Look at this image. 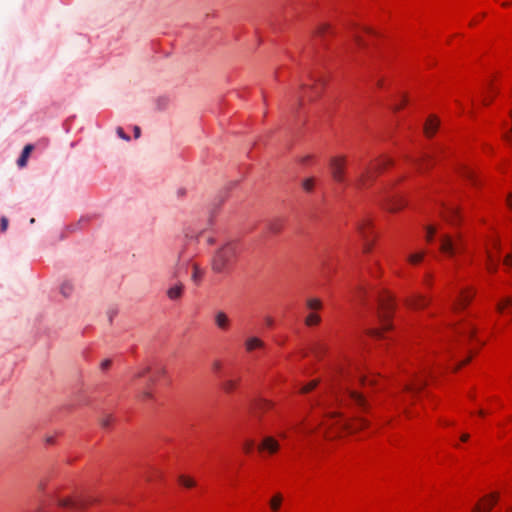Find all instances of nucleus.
Listing matches in <instances>:
<instances>
[{
    "label": "nucleus",
    "mask_w": 512,
    "mask_h": 512,
    "mask_svg": "<svg viewBox=\"0 0 512 512\" xmlns=\"http://www.w3.org/2000/svg\"><path fill=\"white\" fill-rule=\"evenodd\" d=\"M475 291L473 287L466 284L458 285L451 298V309L456 314V319L449 320L445 327L447 337H458L463 341L476 340L480 342L478 336V323L470 312H465L473 297Z\"/></svg>",
    "instance_id": "1"
},
{
    "label": "nucleus",
    "mask_w": 512,
    "mask_h": 512,
    "mask_svg": "<svg viewBox=\"0 0 512 512\" xmlns=\"http://www.w3.org/2000/svg\"><path fill=\"white\" fill-rule=\"evenodd\" d=\"M377 304V313L379 319V326L370 328L367 331V336L374 342L385 343L390 345L394 342V323L393 315L396 309V299L389 291L373 292Z\"/></svg>",
    "instance_id": "2"
},
{
    "label": "nucleus",
    "mask_w": 512,
    "mask_h": 512,
    "mask_svg": "<svg viewBox=\"0 0 512 512\" xmlns=\"http://www.w3.org/2000/svg\"><path fill=\"white\" fill-rule=\"evenodd\" d=\"M186 238V244L178 254L176 273H180L181 270H185L187 273L190 269L192 282L199 286L204 278L205 269L195 260L198 253L196 245L204 242L212 244L214 236L210 231H202L197 235L187 233Z\"/></svg>",
    "instance_id": "3"
},
{
    "label": "nucleus",
    "mask_w": 512,
    "mask_h": 512,
    "mask_svg": "<svg viewBox=\"0 0 512 512\" xmlns=\"http://www.w3.org/2000/svg\"><path fill=\"white\" fill-rule=\"evenodd\" d=\"M424 237L430 244H434L439 252L446 257L455 258L458 263L460 257L470 258L468 246L462 236L454 237L444 231L439 225L430 224L424 227Z\"/></svg>",
    "instance_id": "4"
},
{
    "label": "nucleus",
    "mask_w": 512,
    "mask_h": 512,
    "mask_svg": "<svg viewBox=\"0 0 512 512\" xmlns=\"http://www.w3.org/2000/svg\"><path fill=\"white\" fill-rule=\"evenodd\" d=\"M325 389V396L315 400V403L318 406H324L326 405V402L341 404L347 400H351L363 409L367 406L366 398L362 393L348 387L344 388L341 383L332 384Z\"/></svg>",
    "instance_id": "5"
},
{
    "label": "nucleus",
    "mask_w": 512,
    "mask_h": 512,
    "mask_svg": "<svg viewBox=\"0 0 512 512\" xmlns=\"http://www.w3.org/2000/svg\"><path fill=\"white\" fill-rule=\"evenodd\" d=\"M240 244L237 241H229L219 248L212 258V269L215 273H228L235 265Z\"/></svg>",
    "instance_id": "6"
},
{
    "label": "nucleus",
    "mask_w": 512,
    "mask_h": 512,
    "mask_svg": "<svg viewBox=\"0 0 512 512\" xmlns=\"http://www.w3.org/2000/svg\"><path fill=\"white\" fill-rule=\"evenodd\" d=\"M485 262L490 271L496 270L499 265L512 268V253H504L498 238L491 240V247L485 250Z\"/></svg>",
    "instance_id": "7"
},
{
    "label": "nucleus",
    "mask_w": 512,
    "mask_h": 512,
    "mask_svg": "<svg viewBox=\"0 0 512 512\" xmlns=\"http://www.w3.org/2000/svg\"><path fill=\"white\" fill-rule=\"evenodd\" d=\"M280 444L277 439L272 436H261L259 440H246L243 444V450L247 454L255 451L259 453L274 454L279 450Z\"/></svg>",
    "instance_id": "8"
},
{
    "label": "nucleus",
    "mask_w": 512,
    "mask_h": 512,
    "mask_svg": "<svg viewBox=\"0 0 512 512\" xmlns=\"http://www.w3.org/2000/svg\"><path fill=\"white\" fill-rule=\"evenodd\" d=\"M325 86V80L322 78L311 77L309 83L302 84L297 95L299 106H302L307 100H313L320 95Z\"/></svg>",
    "instance_id": "9"
},
{
    "label": "nucleus",
    "mask_w": 512,
    "mask_h": 512,
    "mask_svg": "<svg viewBox=\"0 0 512 512\" xmlns=\"http://www.w3.org/2000/svg\"><path fill=\"white\" fill-rule=\"evenodd\" d=\"M437 209L441 219L451 225H458L463 219L461 210L457 205L447 204L444 201H440L437 204Z\"/></svg>",
    "instance_id": "10"
},
{
    "label": "nucleus",
    "mask_w": 512,
    "mask_h": 512,
    "mask_svg": "<svg viewBox=\"0 0 512 512\" xmlns=\"http://www.w3.org/2000/svg\"><path fill=\"white\" fill-rule=\"evenodd\" d=\"M358 233L362 237L364 241V249L366 252H369L372 248L375 232L372 220L370 218H364L357 225Z\"/></svg>",
    "instance_id": "11"
},
{
    "label": "nucleus",
    "mask_w": 512,
    "mask_h": 512,
    "mask_svg": "<svg viewBox=\"0 0 512 512\" xmlns=\"http://www.w3.org/2000/svg\"><path fill=\"white\" fill-rule=\"evenodd\" d=\"M321 306L322 304L319 299L311 298L307 300V307L311 311L305 319L307 326H314L320 322V317L316 312L321 308Z\"/></svg>",
    "instance_id": "12"
},
{
    "label": "nucleus",
    "mask_w": 512,
    "mask_h": 512,
    "mask_svg": "<svg viewBox=\"0 0 512 512\" xmlns=\"http://www.w3.org/2000/svg\"><path fill=\"white\" fill-rule=\"evenodd\" d=\"M346 161L343 157H334L331 159L330 168L335 181L342 183L345 179L344 169Z\"/></svg>",
    "instance_id": "13"
},
{
    "label": "nucleus",
    "mask_w": 512,
    "mask_h": 512,
    "mask_svg": "<svg viewBox=\"0 0 512 512\" xmlns=\"http://www.w3.org/2000/svg\"><path fill=\"white\" fill-rule=\"evenodd\" d=\"M392 165V160L390 158H381L378 159L372 168L367 170L365 175H362L361 182L363 185L370 180L376 173H378L381 170L387 169L389 166Z\"/></svg>",
    "instance_id": "14"
},
{
    "label": "nucleus",
    "mask_w": 512,
    "mask_h": 512,
    "mask_svg": "<svg viewBox=\"0 0 512 512\" xmlns=\"http://www.w3.org/2000/svg\"><path fill=\"white\" fill-rule=\"evenodd\" d=\"M383 205L387 210L394 212V211L402 209L406 205V202H405L404 198L398 192H394V193L388 194L385 197Z\"/></svg>",
    "instance_id": "15"
},
{
    "label": "nucleus",
    "mask_w": 512,
    "mask_h": 512,
    "mask_svg": "<svg viewBox=\"0 0 512 512\" xmlns=\"http://www.w3.org/2000/svg\"><path fill=\"white\" fill-rule=\"evenodd\" d=\"M213 320H214V323L216 325V327L221 331V332H228L230 330V327H231V319L230 317L228 316L227 313H225L224 311H216L214 313V316H213Z\"/></svg>",
    "instance_id": "16"
},
{
    "label": "nucleus",
    "mask_w": 512,
    "mask_h": 512,
    "mask_svg": "<svg viewBox=\"0 0 512 512\" xmlns=\"http://www.w3.org/2000/svg\"><path fill=\"white\" fill-rule=\"evenodd\" d=\"M497 497L493 494L484 497L473 509L472 512H491L497 504Z\"/></svg>",
    "instance_id": "17"
},
{
    "label": "nucleus",
    "mask_w": 512,
    "mask_h": 512,
    "mask_svg": "<svg viewBox=\"0 0 512 512\" xmlns=\"http://www.w3.org/2000/svg\"><path fill=\"white\" fill-rule=\"evenodd\" d=\"M440 126V121L436 116H429L424 125V133L427 137L431 138L437 132Z\"/></svg>",
    "instance_id": "18"
},
{
    "label": "nucleus",
    "mask_w": 512,
    "mask_h": 512,
    "mask_svg": "<svg viewBox=\"0 0 512 512\" xmlns=\"http://www.w3.org/2000/svg\"><path fill=\"white\" fill-rule=\"evenodd\" d=\"M263 347L264 343L258 337L251 336L245 341V349L247 352H253L255 350L262 349Z\"/></svg>",
    "instance_id": "19"
},
{
    "label": "nucleus",
    "mask_w": 512,
    "mask_h": 512,
    "mask_svg": "<svg viewBox=\"0 0 512 512\" xmlns=\"http://www.w3.org/2000/svg\"><path fill=\"white\" fill-rule=\"evenodd\" d=\"M272 407V403L263 398H257L254 400L251 409L257 413L258 411L268 410Z\"/></svg>",
    "instance_id": "20"
},
{
    "label": "nucleus",
    "mask_w": 512,
    "mask_h": 512,
    "mask_svg": "<svg viewBox=\"0 0 512 512\" xmlns=\"http://www.w3.org/2000/svg\"><path fill=\"white\" fill-rule=\"evenodd\" d=\"M33 145L28 144L24 147L19 159L17 160V164L20 168L26 166L28 158L33 150Z\"/></svg>",
    "instance_id": "21"
},
{
    "label": "nucleus",
    "mask_w": 512,
    "mask_h": 512,
    "mask_svg": "<svg viewBox=\"0 0 512 512\" xmlns=\"http://www.w3.org/2000/svg\"><path fill=\"white\" fill-rule=\"evenodd\" d=\"M430 304V300L423 295L416 296L410 303L415 309H424Z\"/></svg>",
    "instance_id": "22"
},
{
    "label": "nucleus",
    "mask_w": 512,
    "mask_h": 512,
    "mask_svg": "<svg viewBox=\"0 0 512 512\" xmlns=\"http://www.w3.org/2000/svg\"><path fill=\"white\" fill-rule=\"evenodd\" d=\"M183 292V285L181 283L175 284L168 289V297L171 300H177L181 297Z\"/></svg>",
    "instance_id": "23"
},
{
    "label": "nucleus",
    "mask_w": 512,
    "mask_h": 512,
    "mask_svg": "<svg viewBox=\"0 0 512 512\" xmlns=\"http://www.w3.org/2000/svg\"><path fill=\"white\" fill-rule=\"evenodd\" d=\"M497 309L500 313H512V300L507 298L497 303Z\"/></svg>",
    "instance_id": "24"
},
{
    "label": "nucleus",
    "mask_w": 512,
    "mask_h": 512,
    "mask_svg": "<svg viewBox=\"0 0 512 512\" xmlns=\"http://www.w3.org/2000/svg\"><path fill=\"white\" fill-rule=\"evenodd\" d=\"M461 173H462L463 177H465L469 182H471L474 185L477 184L478 179L473 170H471L468 167H463V168H461Z\"/></svg>",
    "instance_id": "25"
},
{
    "label": "nucleus",
    "mask_w": 512,
    "mask_h": 512,
    "mask_svg": "<svg viewBox=\"0 0 512 512\" xmlns=\"http://www.w3.org/2000/svg\"><path fill=\"white\" fill-rule=\"evenodd\" d=\"M323 411H325V413L330 414L327 421H335L337 424H341L342 426L346 425V420L343 418V416L340 413L326 411V408H323Z\"/></svg>",
    "instance_id": "26"
},
{
    "label": "nucleus",
    "mask_w": 512,
    "mask_h": 512,
    "mask_svg": "<svg viewBox=\"0 0 512 512\" xmlns=\"http://www.w3.org/2000/svg\"><path fill=\"white\" fill-rule=\"evenodd\" d=\"M505 137L512 142V108L509 110L508 120L505 123Z\"/></svg>",
    "instance_id": "27"
},
{
    "label": "nucleus",
    "mask_w": 512,
    "mask_h": 512,
    "mask_svg": "<svg viewBox=\"0 0 512 512\" xmlns=\"http://www.w3.org/2000/svg\"><path fill=\"white\" fill-rule=\"evenodd\" d=\"M318 379H312L308 381L307 383L300 386L299 390L301 393H308L312 390H314L318 386Z\"/></svg>",
    "instance_id": "28"
},
{
    "label": "nucleus",
    "mask_w": 512,
    "mask_h": 512,
    "mask_svg": "<svg viewBox=\"0 0 512 512\" xmlns=\"http://www.w3.org/2000/svg\"><path fill=\"white\" fill-rule=\"evenodd\" d=\"M424 257H425L424 252L419 251V252L410 254L408 256V261L413 265H417L423 261Z\"/></svg>",
    "instance_id": "29"
},
{
    "label": "nucleus",
    "mask_w": 512,
    "mask_h": 512,
    "mask_svg": "<svg viewBox=\"0 0 512 512\" xmlns=\"http://www.w3.org/2000/svg\"><path fill=\"white\" fill-rule=\"evenodd\" d=\"M282 503V496L280 494H277L273 496V498L269 502V507L273 512H277L281 506Z\"/></svg>",
    "instance_id": "30"
},
{
    "label": "nucleus",
    "mask_w": 512,
    "mask_h": 512,
    "mask_svg": "<svg viewBox=\"0 0 512 512\" xmlns=\"http://www.w3.org/2000/svg\"><path fill=\"white\" fill-rule=\"evenodd\" d=\"M179 483L185 488H192L196 485L195 480L186 475L179 476Z\"/></svg>",
    "instance_id": "31"
},
{
    "label": "nucleus",
    "mask_w": 512,
    "mask_h": 512,
    "mask_svg": "<svg viewBox=\"0 0 512 512\" xmlns=\"http://www.w3.org/2000/svg\"><path fill=\"white\" fill-rule=\"evenodd\" d=\"M73 290V286L69 281H65L60 288V292L64 297H68Z\"/></svg>",
    "instance_id": "32"
},
{
    "label": "nucleus",
    "mask_w": 512,
    "mask_h": 512,
    "mask_svg": "<svg viewBox=\"0 0 512 512\" xmlns=\"http://www.w3.org/2000/svg\"><path fill=\"white\" fill-rule=\"evenodd\" d=\"M315 186V180L313 178H308L303 182V188L307 192H311Z\"/></svg>",
    "instance_id": "33"
},
{
    "label": "nucleus",
    "mask_w": 512,
    "mask_h": 512,
    "mask_svg": "<svg viewBox=\"0 0 512 512\" xmlns=\"http://www.w3.org/2000/svg\"><path fill=\"white\" fill-rule=\"evenodd\" d=\"M87 222H88V218L82 217L76 225H71L68 227V229L72 231L78 226L80 228H83Z\"/></svg>",
    "instance_id": "34"
},
{
    "label": "nucleus",
    "mask_w": 512,
    "mask_h": 512,
    "mask_svg": "<svg viewBox=\"0 0 512 512\" xmlns=\"http://www.w3.org/2000/svg\"><path fill=\"white\" fill-rule=\"evenodd\" d=\"M223 386H224V389H225V391H226V392H231L232 390H234V389H235L236 384H235V382H234V381H232V380H227V381H225V383L223 384Z\"/></svg>",
    "instance_id": "35"
},
{
    "label": "nucleus",
    "mask_w": 512,
    "mask_h": 512,
    "mask_svg": "<svg viewBox=\"0 0 512 512\" xmlns=\"http://www.w3.org/2000/svg\"><path fill=\"white\" fill-rule=\"evenodd\" d=\"M359 293V297L363 300H365L366 298L369 297L370 295V291H368V289H366L365 287H361L358 291Z\"/></svg>",
    "instance_id": "36"
},
{
    "label": "nucleus",
    "mask_w": 512,
    "mask_h": 512,
    "mask_svg": "<svg viewBox=\"0 0 512 512\" xmlns=\"http://www.w3.org/2000/svg\"><path fill=\"white\" fill-rule=\"evenodd\" d=\"M281 227H282V224L280 223V221H276L275 223L270 225V230L273 233H277L281 230Z\"/></svg>",
    "instance_id": "37"
},
{
    "label": "nucleus",
    "mask_w": 512,
    "mask_h": 512,
    "mask_svg": "<svg viewBox=\"0 0 512 512\" xmlns=\"http://www.w3.org/2000/svg\"><path fill=\"white\" fill-rule=\"evenodd\" d=\"M424 382H425L424 380H419L418 383L407 385V389H410V390L420 389L422 387V385L424 384Z\"/></svg>",
    "instance_id": "38"
},
{
    "label": "nucleus",
    "mask_w": 512,
    "mask_h": 512,
    "mask_svg": "<svg viewBox=\"0 0 512 512\" xmlns=\"http://www.w3.org/2000/svg\"><path fill=\"white\" fill-rule=\"evenodd\" d=\"M117 135L124 140L130 139V137L125 133V131L121 127L117 128Z\"/></svg>",
    "instance_id": "39"
},
{
    "label": "nucleus",
    "mask_w": 512,
    "mask_h": 512,
    "mask_svg": "<svg viewBox=\"0 0 512 512\" xmlns=\"http://www.w3.org/2000/svg\"><path fill=\"white\" fill-rule=\"evenodd\" d=\"M112 361L110 359H106L101 363V369L106 371L111 366Z\"/></svg>",
    "instance_id": "40"
},
{
    "label": "nucleus",
    "mask_w": 512,
    "mask_h": 512,
    "mask_svg": "<svg viewBox=\"0 0 512 512\" xmlns=\"http://www.w3.org/2000/svg\"><path fill=\"white\" fill-rule=\"evenodd\" d=\"M213 372L216 374V375H220L221 373V365L219 362H215L213 364Z\"/></svg>",
    "instance_id": "41"
},
{
    "label": "nucleus",
    "mask_w": 512,
    "mask_h": 512,
    "mask_svg": "<svg viewBox=\"0 0 512 512\" xmlns=\"http://www.w3.org/2000/svg\"><path fill=\"white\" fill-rule=\"evenodd\" d=\"M434 161H435V160H434L432 157H430V156H429V157H428V159H427V160H425V163L421 164L420 169H424V167H423L424 165H425V166H427V167H428L429 165H432V164L434 163Z\"/></svg>",
    "instance_id": "42"
},
{
    "label": "nucleus",
    "mask_w": 512,
    "mask_h": 512,
    "mask_svg": "<svg viewBox=\"0 0 512 512\" xmlns=\"http://www.w3.org/2000/svg\"><path fill=\"white\" fill-rule=\"evenodd\" d=\"M8 227V220L5 217L1 218V230L5 231Z\"/></svg>",
    "instance_id": "43"
},
{
    "label": "nucleus",
    "mask_w": 512,
    "mask_h": 512,
    "mask_svg": "<svg viewBox=\"0 0 512 512\" xmlns=\"http://www.w3.org/2000/svg\"><path fill=\"white\" fill-rule=\"evenodd\" d=\"M507 205L512 209V193H510L506 198Z\"/></svg>",
    "instance_id": "44"
},
{
    "label": "nucleus",
    "mask_w": 512,
    "mask_h": 512,
    "mask_svg": "<svg viewBox=\"0 0 512 512\" xmlns=\"http://www.w3.org/2000/svg\"><path fill=\"white\" fill-rule=\"evenodd\" d=\"M468 438H469V435H468V434L463 433V434L461 435L460 440H461V442H466V441L468 440Z\"/></svg>",
    "instance_id": "45"
},
{
    "label": "nucleus",
    "mask_w": 512,
    "mask_h": 512,
    "mask_svg": "<svg viewBox=\"0 0 512 512\" xmlns=\"http://www.w3.org/2000/svg\"><path fill=\"white\" fill-rule=\"evenodd\" d=\"M135 137L138 138L140 136V128L135 126L134 127Z\"/></svg>",
    "instance_id": "46"
},
{
    "label": "nucleus",
    "mask_w": 512,
    "mask_h": 512,
    "mask_svg": "<svg viewBox=\"0 0 512 512\" xmlns=\"http://www.w3.org/2000/svg\"><path fill=\"white\" fill-rule=\"evenodd\" d=\"M148 372H149V369H143V370L139 373L138 377H143V376H145Z\"/></svg>",
    "instance_id": "47"
},
{
    "label": "nucleus",
    "mask_w": 512,
    "mask_h": 512,
    "mask_svg": "<svg viewBox=\"0 0 512 512\" xmlns=\"http://www.w3.org/2000/svg\"><path fill=\"white\" fill-rule=\"evenodd\" d=\"M185 193H186V191H185V189H183V188H181V189H179V190H178V196H180V197H181V196H184V195H185Z\"/></svg>",
    "instance_id": "48"
},
{
    "label": "nucleus",
    "mask_w": 512,
    "mask_h": 512,
    "mask_svg": "<svg viewBox=\"0 0 512 512\" xmlns=\"http://www.w3.org/2000/svg\"><path fill=\"white\" fill-rule=\"evenodd\" d=\"M321 353H322V351H321V350L315 351V352H314V356H315V358H319V357L321 356Z\"/></svg>",
    "instance_id": "49"
},
{
    "label": "nucleus",
    "mask_w": 512,
    "mask_h": 512,
    "mask_svg": "<svg viewBox=\"0 0 512 512\" xmlns=\"http://www.w3.org/2000/svg\"><path fill=\"white\" fill-rule=\"evenodd\" d=\"M116 314V311H110L109 312V319L112 321L113 316Z\"/></svg>",
    "instance_id": "50"
},
{
    "label": "nucleus",
    "mask_w": 512,
    "mask_h": 512,
    "mask_svg": "<svg viewBox=\"0 0 512 512\" xmlns=\"http://www.w3.org/2000/svg\"><path fill=\"white\" fill-rule=\"evenodd\" d=\"M340 376H341L342 378H346L348 375H347V373H346L344 370H341V371H340Z\"/></svg>",
    "instance_id": "51"
},
{
    "label": "nucleus",
    "mask_w": 512,
    "mask_h": 512,
    "mask_svg": "<svg viewBox=\"0 0 512 512\" xmlns=\"http://www.w3.org/2000/svg\"><path fill=\"white\" fill-rule=\"evenodd\" d=\"M357 41H358L359 45H361V46L365 45V43H364V41L362 39L359 38Z\"/></svg>",
    "instance_id": "52"
},
{
    "label": "nucleus",
    "mask_w": 512,
    "mask_h": 512,
    "mask_svg": "<svg viewBox=\"0 0 512 512\" xmlns=\"http://www.w3.org/2000/svg\"><path fill=\"white\" fill-rule=\"evenodd\" d=\"M144 395H145V397L149 398V397H151V392L150 391H146L144 393Z\"/></svg>",
    "instance_id": "53"
},
{
    "label": "nucleus",
    "mask_w": 512,
    "mask_h": 512,
    "mask_svg": "<svg viewBox=\"0 0 512 512\" xmlns=\"http://www.w3.org/2000/svg\"><path fill=\"white\" fill-rule=\"evenodd\" d=\"M47 442H48L49 444H53V439H52V438H48V439H47Z\"/></svg>",
    "instance_id": "54"
},
{
    "label": "nucleus",
    "mask_w": 512,
    "mask_h": 512,
    "mask_svg": "<svg viewBox=\"0 0 512 512\" xmlns=\"http://www.w3.org/2000/svg\"><path fill=\"white\" fill-rule=\"evenodd\" d=\"M281 437H282L283 440H286L287 436L285 434H281Z\"/></svg>",
    "instance_id": "55"
},
{
    "label": "nucleus",
    "mask_w": 512,
    "mask_h": 512,
    "mask_svg": "<svg viewBox=\"0 0 512 512\" xmlns=\"http://www.w3.org/2000/svg\"><path fill=\"white\" fill-rule=\"evenodd\" d=\"M104 425L107 427V426L109 425V422H108V421H106V422L104 423Z\"/></svg>",
    "instance_id": "56"
}]
</instances>
